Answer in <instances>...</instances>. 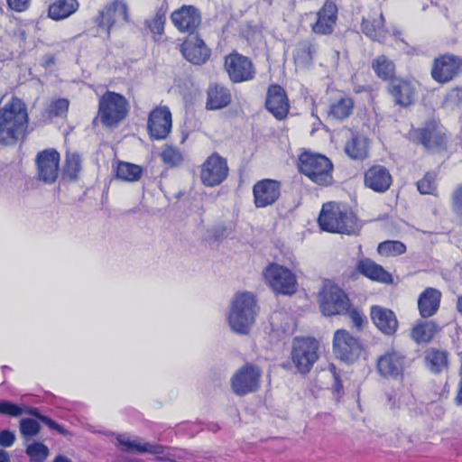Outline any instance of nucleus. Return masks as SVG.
<instances>
[{
	"label": "nucleus",
	"instance_id": "1",
	"mask_svg": "<svg viewBox=\"0 0 462 462\" xmlns=\"http://www.w3.org/2000/svg\"><path fill=\"white\" fill-rule=\"evenodd\" d=\"M259 308L254 293L236 292L230 300L227 322L231 330L239 335H246L254 326Z\"/></svg>",
	"mask_w": 462,
	"mask_h": 462
},
{
	"label": "nucleus",
	"instance_id": "2",
	"mask_svg": "<svg viewBox=\"0 0 462 462\" xmlns=\"http://www.w3.org/2000/svg\"><path fill=\"white\" fill-rule=\"evenodd\" d=\"M319 308L323 315H347L355 327L363 326L365 316L356 308L350 305L346 293L331 282H326L319 295Z\"/></svg>",
	"mask_w": 462,
	"mask_h": 462
},
{
	"label": "nucleus",
	"instance_id": "3",
	"mask_svg": "<svg viewBox=\"0 0 462 462\" xmlns=\"http://www.w3.org/2000/svg\"><path fill=\"white\" fill-rule=\"evenodd\" d=\"M27 122L24 103L19 98H12L0 109V144H14L23 136Z\"/></svg>",
	"mask_w": 462,
	"mask_h": 462
},
{
	"label": "nucleus",
	"instance_id": "4",
	"mask_svg": "<svg viewBox=\"0 0 462 462\" xmlns=\"http://www.w3.org/2000/svg\"><path fill=\"white\" fill-rule=\"evenodd\" d=\"M318 222L322 230L330 233L356 235L360 230L353 212L332 202L323 205Z\"/></svg>",
	"mask_w": 462,
	"mask_h": 462
},
{
	"label": "nucleus",
	"instance_id": "5",
	"mask_svg": "<svg viewBox=\"0 0 462 462\" xmlns=\"http://www.w3.org/2000/svg\"><path fill=\"white\" fill-rule=\"evenodd\" d=\"M299 170L319 185L327 186L332 182L333 164L325 155L310 152L301 153Z\"/></svg>",
	"mask_w": 462,
	"mask_h": 462
},
{
	"label": "nucleus",
	"instance_id": "6",
	"mask_svg": "<svg viewBox=\"0 0 462 462\" xmlns=\"http://www.w3.org/2000/svg\"><path fill=\"white\" fill-rule=\"evenodd\" d=\"M127 113L128 102L123 95L106 91L99 98L98 116L104 125H116L126 117Z\"/></svg>",
	"mask_w": 462,
	"mask_h": 462
},
{
	"label": "nucleus",
	"instance_id": "7",
	"mask_svg": "<svg viewBox=\"0 0 462 462\" xmlns=\"http://www.w3.org/2000/svg\"><path fill=\"white\" fill-rule=\"evenodd\" d=\"M268 285L277 293L291 295L296 291V276L286 267L270 263L263 273Z\"/></svg>",
	"mask_w": 462,
	"mask_h": 462
},
{
	"label": "nucleus",
	"instance_id": "8",
	"mask_svg": "<svg viewBox=\"0 0 462 462\" xmlns=\"http://www.w3.org/2000/svg\"><path fill=\"white\" fill-rule=\"evenodd\" d=\"M262 371L257 365L245 364L231 377L230 383L233 393L244 396L256 392L260 387Z\"/></svg>",
	"mask_w": 462,
	"mask_h": 462
},
{
	"label": "nucleus",
	"instance_id": "9",
	"mask_svg": "<svg viewBox=\"0 0 462 462\" xmlns=\"http://www.w3.org/2000/svg\"><path fill=\"white\" fill-rule=\"evenodd\" d=\"M462 71V58L452 53H445L436 57L432 61L430 75L439 83L452 81Z\"/></svg>",
	"mask_w": 462,
	"mask_h": 462
},
{
	"label": "nucleus",
	"instance_id": "10",
	"mask_svg": "<svg viewBox=\"0 0 462 462\" xmlns=\"http://www.w3.org/2000/svg\"><path fill=\"white\" fill-rule=\"evenodd\" d=\"M333 351L340 360L352 363L359 357L362 345L359 339L346 329H337L334 333Z\"/></svg>",
	"mask_w": 462,
	"mask_h": 462
},
{
	"label": "nucleus",
	"instance_id": "11",
	"mask_svg": "<svg viewBox=\"0 0 462 462\" xmlns=\"http://www.w3.org/2000/svg\"><path fill=\"white\" fill-rule=\"evenodd\" d=\"M410 137L427 150L439 151L446 145L443 128L435 122H427L423 127L411 130Z\"/></svg>",
	"mask_w": 462,
	"mask_h": 462
},
{
	"label": "nucleus",
	"instance_id": "12",
	"mask_svg": "<svg viewBox=\"0 0 462 462\" xmlns=\"http://www.w3.org/2000/svg\"><path fill=\"white\" fill-rule=\"evenodd\" d=\"M319 343L312 338L296 340L291 351V359L298 370L308 373L318 360Z\"/></svg>",
	"mask_w": 462,
	"mask_h": 462
},
{
	"label": "nucleus",
	"instance_id": "13",
	"mask_svg": "<svg viewBox=\"0 0 462 462\" xmlns=\"http://www.w3.org/2000/svg\"><path fill=\"white\" fill-rule=\"evenodd\" d=\"M227 174L226 160L217 153H213L202 164L200 179L204 185L215 187L222 183L226 179Z\"/></svg>",
	"mask_w": 462,
	"mask_h": 462
},
{
	"label": "nucleus",
	"instance_id": "14",
	"mask_svg": "<svg viewBox=\"0 0 462 462\" xmlns=\"http://www.w3.org/2000/svg\"><path fill=\"white\" fill-rule=\"evenodd\" d=\"M225 69L234 83L250 80L255 74L252 60L238 52H233L226 57Z\"/></svg>",
	"mask_w": 462,
	"mask_h": 462
},
{
	"label": "nucleus",
	"instance_id": "15",
	"mask_svg": "<svg viewBox=\"0 0 462 462\" xmlns=\"http://www.w3.org/2000/svg\"><path fill=\"white\" fill-rule=\"evenodd\" d=\"M97 25L106 28L107 34L114 25H123L129 22L128 6L123 0H116L99 11L96 19Z\"/></svg>",
	"mask_w": 462,
	"mask_h": 462
},
{
	"label": "nucleus",
	"instance_id": "16",
	"mask_svg": "<svg viewBox=\"0 0 462 462\" xmlns=\"http://www.w3.org/2000/svg\"><path fill=\"white\" fill-rule=\"evenodd\" d=\"M60 154L53 149L44 150L36 156L37 178L44 183H53L59 175Z\"/></svg>",
	"mask_w": 462,
	"mask_h": 462
},
{
	"label": "nucleus",
	"instance_id": "17",
	"mask_svg": "<svg viewBox=\"0 0 462 462\" xmlns=\"http://www.w3.org/2000/svg\"><path fill=\"white\" fill-rule=\"evenodd\" d=\"M183 57L194 65L206 63L211 55L210 49L198 35L189 34L180 45Z\"/></svg>",
	"mask_w": 462,
	"mask_h": 462
},
{
	"label": "nucleus",
	"instance_id": "18",
	"mask_svg": "<svg viewBox=\"0 0 462 462\" xmlns=\"http://www.w3.org/2000/svg\"><path fill=\"white\" fill-rule=\"evenodd\" d=\"M147 128L152 138L165 139L171 130V113L167 106L153 109L148 116Z\"/></svg>",
	"mask_w": 462,
	"mask_h": 462
},
{
	"label": "nucleus",
	"instance_id": "19",
	"mask_svg": "<svg viewBox=\"0 0 462 462\" xmlns=\"http://www.w3.org/2000/svg\"><path fill=\"white\" fill-rule=\"evenodd\" d=\"M387 89L393 102L402 107H408L415 101L417 91L411 81L396 78L389 82Z\"/></svg>",
	"mask_w": 462,
	"mask_h": 462
},
{
	"label": "nucleus",
	"instance_id": "20",
	"mask_svg": "<svg viewBox=\"0 0 462 462\" xmlns=\"http://www.w3.org/2000/svg\"><path fill=\"white\" fill-rule=\"evenodd\" d=\"M253 193L257 208L273 205L281 194L280 182L270 179L260 180L254 184Z\"/></svg>",
	"mask_w": 462,
	"mask_h": 462
},
{
	"label": "nucleus",
	"instance_id": "21",
	"mask_svg": "<svg viewBox=\"0 0 462 462\" xmlns=\"http://www.w3.org/2000/svg\"><path fill=\"white\" fill-rule=\"evenodd\" d=\"M171 19L180 32H187L189 34H193V32L201 23L199 10L192 5H183L174 11L171 15Z\"/></svg>",
	"mask_w": 462,
	"mask_h": 462
},
{
	"label": "nucleus",
	"instance_id": "22",
	"mask_svg": "<svg viewBox=\"0 0 462 462\" xmlns=\"http://www.w3.org/2000/svg\"><path fill=\"white\" fill-rule=\"evenodd\" d=\"M405 356L394 349L385 352L377 359L378 373L387 378H397L404 369Z\"/></svg>",
	"mask_w": 462,
	"mask_h": 462
},
{
	"label": "nucleus",
	"instance_id": "23",
	"mask_svg": "<svg viewBox=\"0 0 462 462\" xmlns=\"http://www.w3.org/2000/svg\"><path fill=\"white\" fill-rule=\"evenodd\" d=\"M337 19V8L335 3L327 1L316 14V22L311 25L317 34H330Z\"/></svg>",
	"mask_w": 462,
	"mask_h": 462
},
{
	"label": "nucleus",
	"instance_id": "24",
	"mask_svg": "<svg viewBox=\"0 0 462 462\" xmlns=\"http://www.w3.org/2000/svg\"><path fill=\"white\" fill-rule=\"evenodd\" d=\"M265 106L277 119L284 118L289 112L286 93L280 86L273 85L268 88Z\"/></svg>",
	"mask_w": 462,
	"mask_h": 462
},
{
	"label": "nucleus",
	"instance_id": "25",
	"mask_svg": "<svg viewBox=\"0 0 462 462\" xmlns=\"http://www.w3.org/2000/svg\"><path fill=\"white\" fill-rule=\"evenodd\" d=\"M392 182V175L389 171L382 165L372 166L365 173V187L375 192H385L391 187Z\"/></svg>",
	"mask_w": 462,
	"mask_h": 462
},
{
	"label": "nucleus",
	"instance_id": "26",
	"mask_svg": "<svg viewBox=\"0 0 462 462\" xmlns=\"http://www.w3.org/2000/svg\"><path fill=\"white\" fill-rule=\"evenodd\" d=\"M371 319L376 328L387 336L393 335L398 328V320L394 312L381 306L371 308Z\"/></svg>",
	"mask_w": 462,
	"mask_h": 462
},
{
	"label": "nucleus",
	"instance_id": "27",
	"mask_svg": "<svg viewBox=\"0 0 462 462\" xmlns=\"http://www.w3.org/2000/svg\"><path fill=\"white\" fill-rule=\"evenodd\" d=\"M441 292L432 287L426 288L418 298V309L422 318L433 316L439 310Z\"/></svg>",
	"mask_w": 462,
	"mask_h": 462
},
{
	"label": "nucleus",
	"instance_id": "28",
	"mask_svg": "<svg viewBox=\"0 0 462 462\" xmlns=\"http://www.w3.org/2000/svg\"><path fill=\"white\" fill-rule=\"evenodd\" d=\"M448 352L444 349L429 348L425 353V365L434 374H440L448 368Z\"/></svg>",
	"mask_w": 462,
	"mask_h": 462
},
{
	"label": "nucleus",
	"instance_id": "29",
	"mask_svg": "<svg viewBox=\"0 0 462 462\" xmlns=\"http://www.w3.org/2000/svg\"><path fill=\"white\" fill-rule=\"evenodd\" d=\"M361 29L367 37L379 42H383L389 34L388 30L384 27L383 14L376 18L364 19Z\"/></svg>",
	"mask_w": 462,
	"mask_h": 462
},
{
	"label": "nucleus",
	"instance_id": "30",
	"mask_svg": "<svg viewBox=\"0 0 462 462\" xmlns=\"http://www.w3.org/2000/svg\"><path fill=\"white\" fill-rule=\"evenodd\" d=\"M231 102L229 90L217 83L210 84L208 89L207 108L221 109Z\"/></svg>",
	"mask_w": 462,
	"mask_h": 462
},
{
	"label": "nucleus",
	"instance_id": "31",
	"mask_svg": "<svg viewBox=\"0 0 462 462\" xmlns=\"http://www.w3.org/2000/svg\"><path fill=\"white\" fill-rule=\"evenodd\" d=\"M357 270L367 278L384 283L392 282V275L381 265L370 259L361 260L357 264Z\"/></svg>",
	"mask_w": 462,
	"mask_h": 462
},
{
	"label": "nucleus",
	"instance_id": "32",
	"mask_svg": "<svg viewBox=\"0 0 462 462\" xmlns=\"http://www.w3.org/2000/svg\"><path fill=\"white\" fill-rule=\"evenodd\" d=\"M371 68L375 75L384 80L391 82L395 79V64L387 56L382 54L371 61Z\"/></svg>",
	"mask_w": 462,
	"mask_h": 462
},
{
	"label": "nucleus",
	"instance_id": "33",
	"mask_svg": "<svg viewBox=\"0 0 462 462\" xmlns=\"http://www.w3.org/2000/svg\"><path fill=\"white\" fill-rule=\"evenodd\" d=\"M78 8L77 0H56L49 6L48 14L50 18L59 21L70 16Z\"/></svg>",
	"mask_w": 462,
	"mask_h": 462
},
{
	"label": "nucleus",
	"instance_id": "34",
	"mask_svg": "<svg viewBox=\"0 0 462 462\" xmlns=\"http://www.w3.org/2000/svg\"><path fill=\"white\" fill-rule=\"evenodd\" d=\"M354 105L350 97L341 96L330 104L328 117L335 120H344L352 114Z\"/></svg>",
	"mask_w": 462,
	"mask_h": 462
},
{
	"label": "nucleus",
	"instance_id": "35",
	"mask_svg": "<svg viewBox=\"0 0 462 462\" xmlns=\"http://www.w3.org/2000/svg\"><path fill=\"white\" fill-rule=\"evenodd\" d=\"M316 53V45L310 40L299 42L293 53V59L298 66L305 67L312 63Z\"/></svg>",
	"mask_w": 462,
	"mask_h": 462
},
{
	"label": "nucleus",
	"instance_id": "36",
	"mask_svg": "<svg viewBox=\"0 0 462 462\" xmlns=\"http://www.w3.org/2000/svg\"><path fill=\"white\" fill-rule=\"evenodd\" d=\"M438 331V326L433 321L418 323L411 330V337L418 344L430 342Z\"/></svg>",
	"mask_w": 462,
	"mask_h": 462
},
{
	"label": "nucleus",
	"instance_id": "37",
	"mask_svg": "<svg viewBox=\"0 0 462 462\" xmlns=\"http://www.w3.org/2000/svg\"><path fill=\"white\" fill-rule=\"evenodd\" d=\"M345 151L352 159H365L368 154L365 139L357 135L352 136V138L346 143Z\"/></svg>",
	"mask_w": 462,
	"mask_h": 462
},
{
	"label": "nucleus",
	"instance_id": "38",
	"mask_svg": "<svg viewBox=\"0 0 462 462\" xmlns=\"http://www.w3.org/2000/svg\"><path fill=\"white\" fill-rule=\"evenodd\" d=\"M142 176V168L129 162H120L116 169V177L125 181H136Z\"/></svg>",
	"mask_w": 462,
	"mask_h": 462
},
{
	"label": "nucleus",
	"instance_id": "39",
	"mask_svg": "<svg viewBox=\"0 0 462 462\" xmlns=\"http://www.w3.org/2000/svg\"><path fill=\"white\" fill-rule=\"evenodd\" d=\"M442 106L448 112L462 113V89L454 88L448 92Z\"/></svg>",
	"mask_w": 462,
	"mask_h": 462
},
{
	"label": "nucleus",
	"instance_id": "40",
	"mask_svg": "<svg viewBox=\"0 0 462 462\" xmlns=\"http://www.w3.org/2000/svg\"><path fill=\"white\" fill-rule=\"evenodd\" d=\"M116 439L119 445L123 446V450L126 452L135 450L139 453H144L149 452L151 448V444L148 442H142L139 439H130L123 435H119Z\"/></svg>",
	"mask_w": 462,
	"mask_h": 462
},
{
	"label": "nucleus",
	"instance_id": "41",
	"mask_svg": "<svg viewBox=\"0 0 462 462\" xmlns=\"http://www.w3.org/2000/svg\"><path fill=\"white\" fill-rule=\"evenodd\" d=\"M166 21V12L163 8H159L152 19L145 21V25L150 32L155 35H162L164 32V24Z\"/></svg>",
	"mask_w": 462,
	"mask_h": 462
},
{
	"label": "nucleus",
	"instance_id": "42",
	"mask_svg": "<svg viewBox=\"0 0 462 462\" xmlns=\"http://www.w3.org/2000/svg\"><path fill=\"white\" fill-rule=\"evenodd\" d=\"M377 251L385 256L400 255L406 251V246L400 241H384L379 244Z\"/></svg>",
	"mask_w": 462,
	"mask_h": 462
},
{
	"label": "nucleus",
	"instance_id": "43",
	"mask_svg": "<svg viewBox=\"0 0 462 462\" xmlns=\"http://www.w3.org/2000/svg\"><path fill=\"white\" fill-rule=\"evenodd\" d=\"M49 448L42 442H33L27 446L26 454L32 462H43L49 456Z\"/></svg>",
	"mask_w": 462,
	"mask_h": 462
},
{
	"label": "nucleus",
	"instance_id": "44",
	"mask_svg": "<svg viewBox=\"0 0 462 462\" xmlns=\"http://www.w3.org/2000/svg\"><path fill=\"white\" fill-rule=\"evenodd\" d=\"M175 449L162 445L151 444L149 453L154 454L159 461L176 462V458H181L174 453Z\"/></svg>",
	"mask_w": 462,
	"mask_h": 462
},
{
	"label": "nucleus",
	"instance_id": "45",
	"mask_svg": "<svg viewBox=\"0 0 462 462\" xmlns=\"http://www.w3.org/2000/svg\"><path fill=\"white\" fill-rule=\"evenodd\" d=\"M81 170V160L79 154H68L64 167V174L70 180H76Z\"/></svg>",
	"mask_w": 462,
	"mask_h": 462
},
{
	"label": "nucleus",
	"instance_id": "46",
	"mask_svg": "<svg viewBox=\"0 0 462 462\" xmlns=\"http://www.w3.org/2000/svg\"><path fill=\"white\" fill-rule=\"evenodd\" d=\"M436 174L427 172L424 177L417 182V188L421 194L434 195L437 190Z\"/></svg>",
	"mask_w": 462,
	"mask_h": 462
},
{
	"label": "nucleus",
	"instance_id": "47",
	"mask_svg": "<svg viewBox=\"0 0 462 462\" xmlns=\"http://www.w3.org/2000/svg\"><path fill=\"white\" fill-rule=\"evenodd\" d=\"M41 430L40 424L32 419H22L20 420V432L25 440L36 436Z\"/></svg>",
	"mask_w": 462,
	"mask_h": 462
},
{
	"label": "nucleus",
	"instance_id": "48",
	"mask_svg": "<svg viewBox=\"0 0 462 462\" xmlns=\"http://www.w3.org/2000/svg\"><path fill=\"white\" fill-rule=\"evenodd\" d=\"M162 159L164 163L171 166L177 165L182 161V155L179 150L174 147L168 146L162 152Z\"/></svg>",
	"mask_w": 462,
	"mask_h": 462
},
{
	"label": "nucleus",
	"instance_id": "49",
	"mask_svg": "<svg viewBox=\"0 0 462 462\" xmlns=\"http://www.w3.org/2000/svg\"><path fill=\"white\" fill-rule=\"evenodd\" d=\"M24 410L15 403L9 401H0V413L12 417H20Z\"/></svg>",
	"mask_w": 462,
	"mask_h": 462
},
{
	"label": "nucleus",
	"instance_id": "50",
	"mask_svg": "<svg viewBox=\"0 0 462 462\" xmlns=\"http://www.w3.org/2000/svg\"><path fill=\"white\" fill-rule=\"evenodd\" d=\"M69 109V101L65 98L52 102L49 106V113L53 116H62Z\"/></svg>",
	"mask_w": 462,
	"mask_h": 462
},
{
	"label": "nucleus",
	"instance_id": "51",
	"mask_svg": "<svg viewBox=\"0 0 462 462\" xmlns=\"http://www.w3.org/2000/svg\"><path fill=\"white\" fill-rule=\"evenodd\" d=\"M15 434L8 430L0 431V446L4 448L11 447L15 441Z\"/></svg>",
	"mask_w": 462,
	"mask_h": 462
},
{
	"label": "nucleus",
	"instance_id": "52",
	"mask_svg": "<svg viewBox=\"0 0 462 462\" xmlns=\"http://www.w3.org/2000/svg\"><path fill=\"white\" fill-rule=\"evenodd\" d=\"M9 7L16 12H23L29 6L30 0H6Z\"/></svg>",
	"mask_w": 462,
	"mask_h": 462
},
{
	"label": "nucleus",
	"instance_id": "53",
	"mask_svg": "<svg viewBox=\"0 0 462 462\" xmlns=\"http://www.w3.org/2000/svg\"><path fill=\"white\" fill-rule=\"evenodd\" d=\"M454 208L455 210L462 215V185L459 186L454 192L453 195Z\"/></svg>",
	"mask_w": 462,
	"mask_h": 462
},
{
	"label": "nucleus",
	"instance_id": "54",
	"mask_svg": "<svg viewBox=\"0 0 462 462\" xmlns=\"http://www.w3.org/2000/svg\"><path fill=\"white\" fill-rule=\"evenodd\" d=\"M41 421L47 425L50 429L55 430L62 435L67 434V430L59 425L56 421L47 416L41 418Z\"/></svg>",
	"mask_w": 462,
	"mask_h": 462
},
{
	"label": "nucleus",
	"instance_id": "55",
	"mask_svg": "<svg viewBox=\"0 0 462 462\" xmlns=\"http://www.w3.org/2000/svg\"><path fill=\"white\" fill-rule=\"evenodd\" d=\"M331 371L333 374L334 384L333 388L336 392L339 393L342 389V383L339 378V374L336 372V368L334 365L331 366Z\"/></svg>",
	"mask_w": 462,
	"mask_h": 462
},
{
	"label": "nucleus",
	"instance_id": "56",
	"mask_svg": "<svg viewBox=\"0 0 462 462\" xmlns=\"http://www.w3.org/2000/svg\"><path fill=\"white\" fill-rule=\"evenodd\" d=\"M24 411L27 414L32 415V416L37 418L40 420H41V418H42L44 416V415L40 413V411H39V410L37 408H33V407L27 408Z\"/></svg>",
	"mask_w": 462,
	"mask_h": 462
},
{
	"label": "nucleus",
	"instance_id": "57",
	"mask_svg": "<svg viewBox=\"0 0 462 462\" xmlns=\"http://www.w3.org/2000/svg\"><path fill=\"white\" fill-rule=\"evenodd\" d=\"M0 462H11L8 452L4 449H0Z\"/></svg>",
	"mask_w": 462,
	"mask_h": 462
},
{
	"label": "nucleus",
	"instance_id": "58",
	"mask_svg": "<svg viewBox=\"0 0 462 462\" xmlns=\"http://www.w3.org/2000/svg\"><path fill=\"white\" fill-rule=\"evenodd\" d=\"M53 462H72V460L64 455H58Z\"/></svg>",
	"mask_w": 462,
	"mask_h": 462
},
{
	"label": "nucleus",
	"instance_id": "59",
	"mask_svg": "<svg viewBox=\"0 0 462 462\" xmlns=\"http://www.w3.org/2000/svg\"><path fill=\"white\" fill-rule=\"evenodd\" d=\"M457 309L462 314V295L457 299Z\"/></svg>",
	"mask_w": 462,
	"mask_h": 462
},
{
	"label": "nucleus",
	"instance_id": "60",
	"mask_svg": "<svg viewBox=\"0 0 462 462\" xmlns=\"http://www.w3.org/2000/svg\"><path fill=\"white\" fill-rule=\"evenodd\" d=\"M53 59L51 57H48L47 60H46V64L47 65H50V64H53Z\"/></svg>",
	"mask_w": 462,
	"mask_h": 462
},
{
	"label": "nucleus",
	"instance_id": "61",
	"mask_svg": "<svg viewBox=\"0 0 462 462\" xmlns=\"http://www.w3.org/2000/svg\"><path fill=\"white\" fill-rule=\"evenodd\" d=\"M117 462H123V461H117Z\"/></svg>",
	"mask_w": 462,
	"mask_h": 462
}]
</instances>
